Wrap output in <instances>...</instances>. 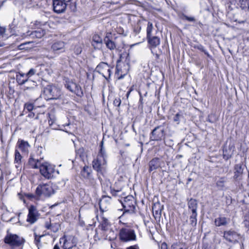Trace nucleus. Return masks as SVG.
Returning a JSON list of instances; mask_svg holds the SVG:
<instances>
[{
    "label": "nucleus",
    "mask_w": 249,
    "mask_h": 249,
    "mask_svg": "<svg viewBox=\"0 0 249 249\" xmlns=\"http://www.w3.org/2000/svg\"><path fill=\"white\" fill-rule=\"evenodd\" d=\"M102 43V39L98 35H94L92 37V45L94 48L99 49Z\"/></svg>",
    "instance_id": "24"
},
{
    "label": "nucleus",
    "mask_w": 249,
    "mask_h": 249,
    "mask_svg": "<svg viewBox=\"0 0 249 249\" xmlns=\"http://www.w3.org/2000/svg\"><path fill=\"white\" fill-rule=\"evenodd\" d=\"M28 163L29 165L34 169L40 168L43 162H41V160L36 159L30 157L29 159Z\"/></svg>",
    "instance_id": "21"
},
{
    "label": "nucleus",
    "mask_w": 249,
    "mask_h": 249,
    "mask_svg": "<svg viewBox=\"0 0 249 249\" xmlns=\"http://www.w3.org/2000/svg\"><path fill=\"white\" fill-rule=\"evenodd\" d=\"M67 2L62 0H53V8L56 13H61L65 11L67 4Z\"/></svg>",
    "instance_id": "14"
},
{
    "label": "nucleus",
    "mask_w": 249,
    "mask_h": 249,
    "mask_svg": "<svg viewBox=\"0 0 249 249\" xmlns=\"http://www.w3.org/2000/svg\"><path fill=\"white\" fill-rule=\"evenodd\" d=\"M234 148L232 146H229L228 149L224 148L223 149V158L225 160H228L230 158H231L232 155L233 154V150H232V148Z\"/></svg>",
    "instance_id": "28"
},
{
    "label": "nucleus",
    "mask_w": 249,
    "mask_h": 249,
    "mask_svg": "<svg viewBox=\"0 0 249 249\" xmlns=\"http://www.w3.org/2000/svg\"><path fill=\"white\" fill-rule=\"evenodd\" d=\"M110 191H111V193L113 196H116L117 195V193L119 192V191H116L115 190H112L111 189H110Z\"/></svg>",
    "instance_id": "53"
},
{
    "label": "nucleus",
    "mask_w": 249,
    "mask_h": 249,
    "mask_svg": "<svg viewBox=\"0 0 249 249\" xmlns=\"http://www.w3.org/2000/svg\"><path fill=\"white\" fill-rule=\"evenodd\" d=\"M244 225L247 228L249 229V219H246L244 221Z\"/></svg>",
    "instance_id": "50"
},
{
    "label": "nucleus",
    "mask_w": 249,
    "mask_h": 249,
    "mask_svg": "<svg viewBox=\"0 0 249 249\" xmlns=\"http://www.w3.org/2000/svg\"><path fill=\"white\" fill-rule=\"evenodd\" d=\"M89 179L90 181L91 182V184L92 185L94 186L95 185V180L93 178H91V177H90V178Z\"/></svg>",
    "instance_id": "56"
},
{
    "label": "nucleus",
    "mask_w": 249,
    "mask_h": 249,
    "mask_svg": "<svg viewBox=\"0 0 249 249\" xmlns=\"http://www.w3.org/2000/svg\"><path fill=\"white\" fill-rule=\"evenodd\" d=\"M18 196H19V198L21 200H22L24 203H25V199H24V197L23 196L20 194H18Z\"/></svg>",
    "instance_id": "58"
},
{
    "label": "nucleus",
    "mask_w": 249,
    "mask_h": 249,
    "mask_svg": "<svg viewBox=\"0 0 249 249\" xmlns=\"http://www.w3.org/2000/svg\"><path fill=\"white\" fill-rule=\"evenodd\" d=\"M237 6L245 12L249 10V0H236Z\"/></svg>",
    "instance_id": "22"
},
{
    "label": "nucleus",
    "mask_w": 249,
    "mask_h": 249,
    "mask_svg": "<svg viewBox=\"0 0 249 249\" xmlns=\"http://www.w3.org/2000/svg\"><path fill=\"white\" fill-rule=\"evenodd\" d=\"M171 249H187V248L182 243H176L172 245Z\"/></svg>",
    "instance_id": "36"
},
{
    "label": "nucleus",
    "mask_w": 249,
    "mask_h": 249,
    "mask_svg": "<svg viewBox=\"0 0 249 249\" xmlns=\"http://www.w3.org/2000/svg\"><path fill=\"white\" fill-rule=\"evenodd\" d=\"M36 71L35 69L32 68L25 74L27 76V77H28V79H29V78L31 76H32L33 75H34L36 74Z\"/></svg>",
    "instance_id": "42"
},
{
    "label": "nucleus",
    "mask_w": 249,
    "mask_h": 249,
    "mask_svg": "<svg viewBox=\"0 0 249 249\" xmlns=\"http://www.w3.org/2000/svg\"><path fill=\"white\" fill-rule=\"evenodd\" d=\"M91 173L90 168L88 166H85L81 171V175L85 178H89L91 177Z\"/></svg>",
    "instance_id": "30"
},
{
    "label": "nucleus",
    "mask_w": 249,
    "mask_h": 249,
    "mask_svg": "<svg viewBox=\"0 0 249 249\" xmlns=\"http://www.w3.org/2000/svg\"><path fill=\"white\" fill-rule=\"evenodd\" d=\"M146 38L149 47L151 49V52L153 53L152 48H155L160 44V38L158 36L153 35L147 37Z\"/></svg>",
    "instance_id": "16"
},
{
    "label": "nucleus",
    "mask_w": 249,
    "mask_h": 249,
    "mask_svg": "<svg viewBox=\"0 0 249 249\" xmlns=\"http://www.w3.org/2000/svg\"><path fill=\"white\" fill-rule=\"evenodd\" d=\"M121 104V100L120 98H116L113 101V105L116 107H119Z\"/></svg>",
    "instance_id": "44"
},
{
    "label": "nucleus",
    "mask_w": 249,
    "mask_h": 249,
    "mask_svg": "<svg viewBox=\"0 0 249 249\" xmlns=\"http://www.w3.org/2000/svg\"><path fill=\"white\" fill-rule=\"evenodd\" d=\"M53 249H60L59 247L57 245H55Z\"/></svg>",
    "instance_id": "61"
},
{
    "label": "nucleus",
    "mask_w": 249,
    "mask_h": 249,
    "mask_svg": "<svg viewBox=\"0 0 249 249\" xmlns=\"http://www.w3.org/2000/svg\"><path fill=\"white\" fill-rule=\"evenodd\" d=\"M119 238L123 242L135 240L136 235L134 230L129 228H123L119 231Z\"/></svg>",
    "instance_id": "4"
},
{
    "label": "nucleus",
    "mask_w": 249,
    "mask_h": 249,
    "mask_svg": "<svg viewBox=\"0 0 249 249\" xmlns=\"http://www.w3.org/2000/svg\"><path fill=\"white\" fill-rule=\"evenodd\" d=\"M161 249H168L167 244L165 243H162L161 245Z\"/></svg>",
    "instance_id": "55"
},
{
    "label": "nucleus",
    "mask_w": 249,
    "mask_h": 249,
    "mask_svg": "<svg viewBox=\"0 0 249 249\" xmlns=\"http://www.w3.org/2000/svg\"><path fill=\"white\" fill-rule=\"evenodd\" d=\"M180 116L181 115L179 113L176 114L173 118L174 121L178 124L179 123Z\"/></svg>",
    "instance_id": "46"
},
{
    "label": "nucleus",
    "mask_w": 249,
    "mask_h": 249,
    "mask_svg": "<svg viewBox=\"0 0 249 249\" xmlns=\"http://www.w3.org/2000/svg\"><path fill=\"white\" fill-rule=\"evenodd\" d=\"M22 157L19 152L17 149H16L15 151L14 163L15 167L18 170H21L22 168Z\"/></svg>",
    "instance_id": "18"
},
{
    "label": "nucleus",
    "mask_w": 249,
    "mask_h": 249,
    "mask_svg": "<svg viewBox=\"0 0 249 249\" xmlns=\"http://www.w3.org/2000/svg\"><path fill=\"white\" fill-rule=\"evenodd\" d=\"M224 237L227 241L233 243L238 242L241 238L240 234L231 230L225 231Z\"/></svg>",
    "instance_id": "13"
},
{
    "label": "nucleus",
    "mask_w": 249,
    "mask_h": 249,
    "mask_svg": "<svg viewBox=\"0 0 249 249\" xmlns=\"http://www.w3.org/2000/svg\"><path fill=\"white\" fill-rule=\"evenodd\" d=\"M194 48L197 49L200 51L203 52L208 57L211 58V55L209 54L208 52L204 48V47L201 44L196 45Z\"/></svg>",
    "instance_id": "38"
},
{
    "label": "nucleus",
    "mask_w": 249,
    "mask_h": 249,
    "mask_svg": "<svg viewBox=\"0 0 249 249\" xmlns=\"http://www.w3.org/2000/svg\"><path fill=\"white\" fill-rule=\"evenodd\" d=\"M27 117L29 118H35V119H37L38 118V115L37 114L36 116L35 114V113L31 111L29 112L28 115H27Z\"/></svg>",
    "instance_id": "45"
},
{
    "label": "nucleus",
    "mask_w": 249,
    "mask_h": 249,
    "mask_svg": "<svg viewBox=\"0 0 249 249\" xmlns=\"http://www.w3.org/2000/svg\"><path fill=\"white\" fill-rule=\"evenodd\" d=\"M36 193L38 196L49 197L54 193V191L50 184H40L37 187Z\"/></svg>",
    "instance_id": "7"
},
{
    "label": "nucleus",
    "mask_w": 249,
    "mask_h": 249,
    "mask_svg": "<svg viewBox=\"0 0 249 249\" xmlns=\"http://www.w3.org/2000/svg\"><path fill=\"white\" fill-rule=\"evenodd\" d=\"M25 196L28 198L32 199L34 197V196L32 194H27L25 195Z\"/></svg>",
    "instance_id": "54"
},
{
    "label": "nucleus",
    "mask_w": 249,
    "mask_h": 249,
    "mask_svg": "<svg viewBox=\"0 0 249 249\" xmlns=\"http://www.w3.org/2000/svg\"><path fill=\"white\" fill-rule=\"evenodd\" d=\"M197 213H191L190 216V225L195 227L197 224Z\"/></svg>",
    "instance_id": "34"
},
{
    "label": "nucleus",
    "mask_w": 249,
    "mask_h": 249,
    "mask_svg": "<svg viewBox=\"0 0 249 249\" xmlns=\"http://www.w3.org/2000/svg\"><path fill=\"white\" fill-rule=\"evenodd\" d=\"M72 246L70 244V242L67 240H65L63 244V248L64 249H69L72 248Z\"/></svg>",
    "instance_id": "43"
},
{
    "label": "nucleus",
    "mask_w": 249,
    "mask_h": 249,
    "mask_svg": "<svg viewBox=\"0 0 249 249\" xmlns=\"http://www.w3.org/2000/svg\"><path fill=\"white\" fill-rule=\"evenodd\" d=\"M44 93L47 100L57 99L61 94V90L59 88L51 85H48L44 88Z\"/></svg>",
    "instance_id": "5"
},
{
    "label": "nucleus",
    "mask_w": 249,
    "mask_h": 249,
    "mask_svg": "<svg viewBox=\"0 0 249 249\" xmlns=\"http://www.w3.org/2000/svg\"><path fill=\"white\" fill-rule=\"evenodd\" d=\"M5 29L4 28L0 27V35L3 36L4 33H5Z\"/></svg>",
    "instance_id": "52"
},
{
    "label": "nucleus",
    "mask_w": 249,
    "mask_h": 249,
    "mask_svg": "<svg viewBox=\"0 0 249 249\" xmlns=\"http://www.w3.org/2000/svg\"><path fill=\"white\" fill-rule=\"evenodd\" d=\"M121 202L125 212L133 213L135 212L136 203L132 196L129 195L125 197Z\"/></svg>",
    "instance_id": "6"
},
{
    "label": "nucleus",
    "mask_w": 249,
    "mask_h": 249,
    "mask_svg": "<svg viewBox=\"0 0 249 249\" xmlns=\"http://www.w3.org/2000/svg\"><path fill=\"white\" fill-rule=\"evenodd\" d=\"M40 172L41 174L47 179L53 178L55 172L57 174H59L58 171L55 170V166L48 162L42 163Z\"/></svg>",
    "instance_id": "3"
},
{
    "label": "nucleus",
    "mask_w": 249,
    "mask_h": 249,
    "mask_svg": "<svg viewBox=\"0 0 249 249\" xmlns=\"http://www.w3.org/2000/svg\"><path fill=\"white\" fill-rule=\"evenodd\" d=\"M130 93H131L130 91H127V92L126 93V97H127V98H128Z\"/></svg>",
    "instance_id": "62"
},
{
    "label": "nucleus",
    "mask_w": 249,
    "mask_h": 249,
    "mask_svg": "<svg viewBox=\"0 0 249 249\" xmlns=\"http://www.w3.org/2000/svg\"><path fill=\"white\" fill-rule=\"evenodd\" d=\"M133 90V89L132 88H130V89H129L128 91H130V92Z\"/></svg>",
    "instance_id": "64"
},
{
    "label": "nucleus",
    "mask_w": 249,
    "mask_h": 249,
    "mask_svg": "<svg viewBox=\"0 0 249 249\" xmlns=\"http://www.w3.org/2000/svg\"><path fill=\"white\" fill-rule=\"evenodd\" d=\"M37 107L35 105V103H27L24 105V108L27 109L29 112H31L32 110L35 109Z\"/></svg>",
    "instance_id": "37"
},
{
    "label": "nucleus",
    "mask_w": 249,
    "mask_h": 249,
    "mask_svg": "<svg viewBox=\"0 0 249 249\" xmlns=\"http://www.w3.org/2000/svg\"><path fill=\"white\" fill-rule=\"evenodd\" d=\"M65 43L62 41H58L54 42L51 46V49L54 53L59 54L63 53L65 51Z\"/></svg>",
    "instance_id": "15"
},
{
    "label": "nucleus",
    "mask_w": 249,
    "mask_h": 249,
    "mask_svg": "<svg viewBox=\"0 0 249 249\" xmlns=\"http://www.w3.org/2000/svg\"><path fill=\"white\" fill-rule=\"evenodd\" d=\"M49 124L50 126H51L53 129L55 130H62L67 133H69L68 131L67 130V129H63L61 128V126L59 125L58 126H55L54 124V122L52 121L51 119L49 120Z\"/></svg>",
    "instance_id": "40"
},
{
    "label": "nucleus",
    "mask_w": 249,
    "mask_h": 249,
    "mask_svg": "<svg viewBox=\"0 0 249 249\" xmlns=\"http://www.w3.org/2000/svg\"><path fill=\"white\" fill-rule=\"evenodd\" d=\"M153 29V24L151 22H148L146 28V37L153 35L152 34Z\"/></svg>",
    "instance_id": "39"
},
{
    "label": "nucleus",
    "mask_w": 249,
    "mask_h": 249,
    "mask_svg": "<svg viewBox=\"0 0 249 249\" xmlns=\"http://www.w3.org/2000/svg\"><path fill=\"white\" fill-rule=\"evenodd\" d=\"M139 94H140V102L142 103V94L141 92H139Z\"/></svg>",
    "instance_id": "59"
},
{
    "label": "nucleus",
    "mask_w": 249,
    "mask_h": 249,
    "mask_svg": "<svg viewBox=\"0 0 249 249\" xmlns=\"http://www.w3.org/2000/svg\"><path fill=\"white\" fill-rule=\"evenodd\" d=\"M16 80L19 85H23L26 83L31 84V86H24L23 88V89L24 90H33L37 88V85L36 82L34 81L28 79V77H27V76L25 73L20 72L18 73L16 76Z\"/></svg>",
    "instance_id": "2"
},
{
    "label": "nucleus",
    "mask_w": 249,
    "mask_h": 249,
    "mask_svg": "<svg viewBox=\"0 0 249 249\" xmlns=\"http://www.w3.org/2000/svg\"><path fill=\"white\" fill-rule=\"evenodd\" d=\"M109 223L107 219L102 217L100 222V226L103 231H107L109 227Z\"/></svg>",
    "instance_id": "32"
},
{
    "label": "nucleus",
    "mask_w": 249,
    "mask_h": 249,
    "mask_svg": "<svg viewBox=\"0 0 249 249\" xmlns=\"http://www.w3.org/2000/svg\"><path fill=\"white\" fill-rule=\"evenodd\" d=\"M126 249H139V247L137 246H130Z\"/></svg>",
    "instance_id": "57"
},
{
    "label": "nucleus",
    "mask_w": 249,
    "mask_h": 249,
    "mask_svg": "<svg viewBox=\"0 0 249 249\" xmlns=\"http://www.w3.org/2000/svg\"><path fill=\"white\" fill-rule=\"evenodd\" d=\"M162 207L163 206H161L160 203H155L153 205L152 212L153 215L156 218H160L161 214Z\"/></svg>",
    "instance_id": "20"
},
{
    "label": "nucleus",
    "mask_w": 249,
    "mask_h": 249,
    "mask_svg": "<svg viewBox=\"0 0 249 249\" xmlns=\"http://www.w3.org/2000/svg\"><path fill=\"white\" fill-rule=\"evenodd\" d=\"M38 215L36 207L31 205L29 208V213L26 221L31 224H33L37 221Z\"/></svg>",
    "instance_id": "12"
},
{
    "label": "nucleus",
    "mask_w": 249,
    "mask_h": 249,
    "mask_svg": "<svg viewBox=\"0 0 249 249\" xmlns=\"http://www.w3.org/2000/svg\"><path fill=\"white\" fill-rule=\"evenodd\" d=\"M227 178L226 177H220L216 181V186L219 189L222 190L225 187V184Z\"/></svg>",
    "instance_id": "29"
},
{
    "label": "nucleus",
    "mask_w": 249,
    "mask_h": 249,
    "mask_svg": "<svg viewBox=\"0 0 249 249\" xmlns=\"http://www.w3.org/2000/svg\"><path fill=\"white\" fill-rule=\"evenodd\" d=\"M214 223L216 226H224L227 224V219L225 217H219L215 219Z\"/></svg>",
    "instance_id": "31"
},
{
    "label": "nucleus",
    "mask_w": 249,
    "mask_h": 249,
    "mask_svg": "<svg viewBox=\"0 0 249 249\" xmlns=\"http://www.w3.org/2000/svg\"><path fill=\"white\" fill-rule=\"evenodd\" d=\"M73 51L76 55L80 54L82 51L81 45L79 44L76 45L73 48Z\"/></svg>",
    "instance_id": "41"
},
{
    "label": "nucleus",
    "mask_w": 249,
    "mask_h": 249,
    "mask_svg": "<svg viewBox=\"0 0 249 249\" xmlns=\"http://www.w3.org/2000/svg\"><path fill=\"white\" fill-rule=\"evenodd\" d=\"M17 146L22 152L26 154L28 153L30 145L27 142L19 140L17 142Z\"/></svg>",
    "instance_id": "19"
},
{
    "label": "nucleus",
    "mask_w": 249,
    "mask_h": 249,
    "mask_svg": "<svg viewBox=\"0 0 249 249\" xmlns=\"http://www.w3.org/2000/svg\"><path fill=\"white\" fill-rule=\"evenodd\" d=\"M65 86L68 90L75 94L77 96L81 97L83 95V92L81 87L76 83L72 81H66Z\"/></svg>",
    "instance_id": "11"
},
{
    "label": "nucleus",
    "mask_w": 249,
    "mask_h": 249,
    "mask_svg": "<svg viewBox=\"0 0 249 249\" xmlns=\"http://www.w3.org/2000/svg\"><path fill=\"white\" fill-rule=\"evenodd\" d=\"M234 178L237 179L243 173V168L242 165L240 163L236 164L234 167Z\"/></svg>",
    "instance_id": "27"
},
{
    "label": "nucleus",
    "mask_w": 249,
    "mask_h": 249,
    "mask_svg": "<svg viewBox=\"0 0 249 249\" xmlns=\"http://www.w3.org/2000/svg\"><path fill=\"white\" fill-rule=\"evenodd\" d=\"M95 71L102 74L106 79L111 75V69L109 65L105 62H100L96 67Z\"/></svg>",
    "instance_id": "10"
},
{
    "label": "nucleus",
    "mask_w": 249,
    "mask_h": 249,
    "mask_svg": "<svg viewBox=\"0 0 249 249\" xmlns=\"http://www.w3.org/2000/svg\"><path fill=\"white\" fill-rule=\"evenodd\" d=\"M53 227V225H52L51 223H50L49 222H46L45 223V227L46 229H52V227Z\"/></svg>",
    "instance_id": "51"
},
{
    "label": "nucleus",
    "mask_w": 249,
    "mask_h": 249,
    "mask_svg": "<svg viewBox=\"0 0 249 249\" xmlns=\"http://www.w3.org/2000/svg\"><path fill=\"white\" fill-rule=\"evenodd\" d=\"M165 131L164 127L161 125L156 127L151 132L150 139L152 141H161L164 138Z\"/></svg>",
    "instance_id": "9"
},
{
    "label": "nucleus",
    "mask_w": 249,
    "mask_h": 249,
    "mask_svg": "<svg viewBox=\"0 0 249 249\" xmlns=\"http://www.w3.org/2000/svg\"><path fill=\"white\" fill-rule=\"evenodd\" d=\"M183 17L184 19L186 20L189 21H195V18L194 17H189L186 15H183Z\"/></svg>",
    "instance_id": "48"
},
{
    "label": "nucleus",
    "mask_w": 249,
    "mask_h": 249,
    "mask_svg": "<svg viewBox=\"0 0 249 249\" xmlns=\"http://www.w3.org/2000/svg\"><path fill=\"white\" fill-rule=\"evenodd\" d=\"M44 35V32L42 30H35L34 31H28L26 36H32L36 38H41Z\"/></svg>",
    "instance_id": "25"
},
{
    "label": "nucleus",
    "mask_w": 249,
    "mask_h": 249,
    "mask_svg": "<svg viewBox=\"0 0 249 249\" xmlns=\"http://www.w3.org/2000/svg\"><path fill=\"white\" fill-rule=\"evenodd\" d=\"M107 159L101 156H97L92 161L93 168L98 173L103 174L106 170Z\"/></svg>",
    "instance_id": "8"
},
{
    "label": "nucleus",
    "mask_w": 249,
    "mask_h": 249,
    "mask_svg": "<svg viewBox=\"0 0 249 249\" xmlns=\"http://www.w3.org/2000/svg\"><path fill=\"white\" fill-rule=\"evenodd\" d=\"M104 41L106 46L109 49L112 50H114L116 48L115 43L112 40H110L107 37H105Z\"/></svg>",
    "instance_id": "33"
},
{
    "label": "nucleus",
    "mask_w": 249,
    "mask_h": 249,
    "mask_svg": "<svg viewBox=\"0 0 249 249\" xmlns=\"http://www.w3.org/2000/svg\"><path fill=\"white\" fill-rule=\"evenodd\" d=\"M42 236H38L36 234H35V242H36V243H37L40 242V238Z\"/></svg>",
    "instance_id": "49"
},
{
    "label": "nucleus",
    "mask_w": 249,
    "mask_h": 249,
    "mask_svg": "<svg viewBox=\"0 0 249 249\" xmlns=\"http://www.w3.org/2000/svg\"><path fill=\"white\" fill-rule=\"evenodd\" d=\"M34 42L32 41L26 42L19 45L18 48L19 50H28L34 47Z\"/></svg>",
    "instance_id": "26"
},
{
    "label": "nucleus",
    "mask_w": 249,
    "mask_h": 249,
    "mask_svg": "<svg viewBox=\"0 0 249 249\" xmlns=\"http://www.w3.org/2000/svg\"><path fill=\"white\" fill-rule=\"evenodd\" d=\"M100 150L97 155V156H101L102 158H104L107 159V155L106 152V150L103 146V141H102L100 143Z\"/></svg>",
    "instance_id": "35"
},
{
    "label": "nucleus",
    "mask_w": 249,
    "mask_h": 249,
    "mask_svg": "<svg viewBox=\"0 0 249 249\" xmlns=\"http://www.w3.org/2000/svg\"><path fill=\"white\" fill-rule=\"evenodd\" d=\"M188 205L191 213H197V203L196 199L191 198L188 202Z\"/></svg>",
    "instance_id": "23"
},
{
    "label": "nucleus",
    "mask_w": 249,
    "mask_h": 249,
    "mask_svg": "<svg viewBox=\"0 0 249 249\" xmlns=\"http://www.w3.org/2000/svg\"><path fill=\"white\" fill-rule=\"evenodd\" d=\"M53 232H56L59 230V225L57 224L53 225L52 229H51Z\"/></svg>",
    "instance_id": "47"
},
{
    "label": "nucleus",
    "mask_w": 249,
    "mask_h": 249,
    "mask_svg": "<svg viewBox=\"0 0 249 249\" xmlns=\"http://www.w3.org/2000/svg\"><path fill=\"white\" fill-rule=\"evenodd\" d=\"M71 9L72 11H74L76 9V6H75V3L72 5L71 6Z\"/></svg>",
    "instance_id": "60"
},
{
    "label": "nucleus",
    "mask_w": 249,
    "mask_h": 249,
    "mask_svg": "<svg viewBox=\"0 0 249 249\" xmlns=\"http://www.w3.org/2000/svg\"><path fill=\"white\" fill-rule=\"evenodd\" d=\"M4 241L11 249L19 247L22 246L25 242L24 239L22 237L11 233H7L4 237Z\"/></svg>",
    "instance_id": "1"
},
{
    "label": "nucleus",
    "mask_w": 249,
    "mask_h": 249,
    "mask_svg": "<svg viewBox=\"0 0 249 249\" xmlns=\"http://www.w3.org/2000/svg\"><path fill=\"white\" fill-rule=\"evenodd\" d=\"M25 85L24 86H31V84H27V83H26L25 84H24Z\"/></svg>",
    "instance_id": "63"
},
{
    "label": "nucleus",
    "mask_w": 249,
    "mask_h": 249,
    "mask_svg": "<svg viewBox=\"0 0 249 249\" xmlns=\"http://www.w3.org/2000/svg\"><path fill=\"white\" fill-rule=\"evenodd\" d=\"M161 163L159 158H155L149 163V171L151 172L160 167Z\"/></svg>",
    "instance_id": "17"
}]
</instances>
